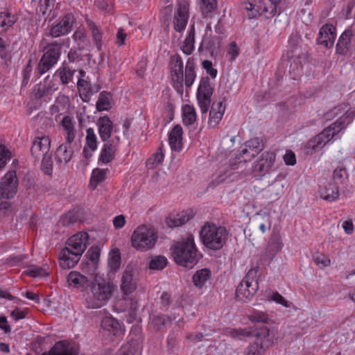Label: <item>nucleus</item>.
I'll use <instances>...</instances> for the list:
<instances>
[{
	"mask_svg": "<svg viewBox=\"0 0 355 355\" xmlns=\"http://www.w3.org/2000/svg\"><path fill=\"white\" fill-rule=\"evenodd\" d=\"M89 235L80 232L71 236L59 255V263L63 269H70L76 266L87 248Z\"/></svg>",
	"mask_w": 355,
	"mask_h": 355,
	"instance_id": "obj_1",
	"label": "nucleus"
},
{
	"mask_svg": "<svg viewBox=\"0 0 355 355\" xmlns=\"http://www.w3.org/2000/svg\"><path fill=\"white\" fill-rule=\"evenodd\" d=\"M114 284L105 279L96 277L89 284L85 294V305L87 309H99L111 299Z\"/></svg>",
	"mask_w": 355,
	"mask_h": 355,
	"instance_id": "obj_2",
	"label": "nucleus"
},
{
	"mask_svg": "<svg viewBox=\"0 0 355 355\" xmlns=\"http://www.w3.org/2000/svg\"><path fill=\"white\" fill-rule=\"evenodd\" d=\"M173 257L179 266L193 268L198 261V250L194 237L189 234L186 239L177 242L173 247Z\"/></svg>",
	"mask_w": 355,
	"mask_h": 355,
	"instance_id": "obj_3",
	"label": "nucleus"
},
{
	"mask_svg": "<svg viewBox=\"0 0 355 355\" xmlns=\"http://www.w3.org/2000/svg\"><path fill=\"white\" fill-rule=\"evenodd\" d=\"M200 237L203 245L213 250L221 249L226 243L229 232L224 226L207 223L200 232Z\"/></svg>",
	"mask_w": 355,
	"mask_h": 355,
	"instance_id": "obj_4",
	"label": "nucleus"
},
{
	"mask_svg": "<svg viewBox=\"0 0 355 355\" xmlns=\"http://www.w3.org/2000/svg\"><path fill=\"white\" fill-rule=\"evenodd\" d=\"M157 241L154 230L146 225L137 227L131 236V245L140 252H146L152 249Z\"/></svg>",
	"mask_w": 355,
	"mask_h": 355,
	"instance_id": "obj_5",
	"label": "nucleus"
},
{
	"mask_svg": "<svg viewBox=\"0 0 355 355\" xmlns=\"http://www.w3.org/2000/svg\"><path fill=\"white\" fill-rule=\"evenodd\" d=\"M19 181L16 171H9L0 182V209H7L8 202L4 200L12 198L17 192Z\"/></svg>",
	"mask_w": 355,
	"mask_h": 355,
	"instance_id": "obj_6",
	"label": "nucleus"
},
{
	"mask_svg": "<svg viewBox=\"0 0 355 355\" xmlns=\"http://www.w3.org/2000/svg\"><path fill=\"white\" fill-rule=\"evenodd\" d=\"M62 44L57 41L49 44L38 64V73L40 75L49 71L60 59Z\"/></svg>",
	"mask_w": 355,
	"mask_h": 355,
	"instance_id": "obj_7",
	"label": "nucleus"
},
{
	"mask_svg": "<svg viewBox=\"0 0 355 355\" xmlns=\"http://www.w3.org/2000/svg\"><path fill=\"white\" fill-rule=\"evenodd\" d=\"M346 106L339 105L334 107L329 112L324 114V116L327 120H331L335 116L343 113L335 122L331 124L334 131L338 134L349 124H350L355 118V108L345 110Z\"/></svg>",
	"mask_w": 355,
	"mask_h": 355,
	"instance_id": "obj_8",
	"label": "nucleus"
},
{
	"mask_svg": "<svg viewBox=\"0 0 355 355\" xmlns=\"http://www.w3.org/2000/svg\"><path fill=\"white\" fill-rule=\"evenodd\" d=\"M255 273L256 271L253 269L250 270L238 286L236 290L238 300L245 302L246 300H250L257 293L259 285L257 280L254 278Z\"/></svg>",
	"mask_w": 355,
	"mask_h": 355,
	"instance_id": "obj_9",
	"label": "nucleus"
},
{
	"mask_svg": "<svg viewBox=\"0 0 355 355\" xmlns=\"http://www.w3.org/2000/svg\"><path fill=\"white\" fill-rule=\"evenodd\" d=\"M282 0H254V4L248 3L247 10H253L255 8L261 14L264 15L267 18H271L282 12L279 6Z\"/></svg>",
	"mask_w": 355,
	"mask_h": 355,
	"instance_id": "obj_10",
	"label": "nucleus"
},
{
	"mask_svg": "<svg viewBox=\"0 0 355 355\" xmlns=\"http://www.w3.org/2000/svg\"><path fill=\"white\" fill-rule=\"evenodd\" d=\"M228 335L234 339L240 340H243L252 336H255L257 340H261L267 338L269 336V329L266 326H263L259 329H254V327L235 328L231 329L228 331Z\"/></svg>",
	"mask_w": 355,
	"mask_h": 355,
	"instance_id": "obj_11",
	"label": "nucleus"
},
{
	"mask_svg": "<svg viewBox=\"0 0 355 355\" xmlns=\"http://www.w3.org/2000/svg\"><path fill=\"white\" fill-rule=\"evenodd\" d=\"M213 92L214 89L211 86L209 78H202L198 88L197 100L202 114L207 113L209 110Z\"/></svg>",
	"mask_w": 355,
	"mask_h": 355,
	"instance_id": "obj_12",
	"label": "nucleus"
},
{
	"mask_svg": "<svg viewBox=\"0 0 355 355\" xmlns=\"http://www.w3.org/2000/svg\"><path fill=\"white\" fill-rule=\"evenodd\" d=\"M338 133L334 131V128L329 125L321 132L318 134L307 143V148L316 152L322 149Z\"/></svg>",
	"mask_w": 355,
	"mask_h": 355,
	"instance_id": "obj_13",
	"label": "nucleus"
},
{
	"mask_svg": "<svg viewBox=\"0 0 355 355\" xmlns=\"http://www.w3.org/2000/svg\"><path fill=\"white\" fill-rule=\"evenodd\" d=\"M137 286V277L136 270L131 267H127L123 272L121 278V290L123 295L132 293Z\"/></svg>",
	"mask_w": 355,
	"mask_h": 355,
	"instance_id": "obj_14",
	"label": "nucleus"
},
{
	"mask_svg": "<svg viewBox=\"0 0 355 355\" xmlns=\"http://www.w3.org/2000/svg\"><path fill=\"white\" fill-rule=\"evenodd\" d=\"M276 155L274 152L267 151L261 154L254 166V171L261 176L269 173L274 166Z\"/></svg>",
	"mask_w": 355,
	"mask_h": 355,
	"instance_id": "obj_15",
	"label": "nucleus"
},
{
	"mask_svg": "<svg viewBox=\"0 0 355 355\" xmlns=\"http://www.w3.org/2000/svg\"><path fill=\"white\" fill-rule=\"evenodd\" d=\"M74 22L73 16L71 14H67L62 17L59 23L51 28L48 35L52 37L66 35L71 31Z\"/></svg>",
	"mask_w": 355,
	"mask_h": 355,
	"instance_id": "obj_16",
	"label": "nucleus"
},
{
	"mask_svg": "<svg viewBox=\"0 0 355 355\" xmlns=\"http://www.w3.org/2000/svg\"><path fill=\"white\" fill-rule=\"evenodd\" d=\"M171 78L175 87H182L184 82L183 62L178 55H173L170 62Z\"/></svg>",
	"mask_w": 355,
	"mask_h": 355,
	"instance_id": "obj_17",
	"label": "nucleus"
},
{
	"mask_svg": "<svg viewBox=\"0 0 355 355\" xmlns=\"http://www.w3.org/2000/svg\"><path fill=\"white\" fill-rule=\"evenodd\" d=\"M51 139L49 136L36 137L31 146V155L39 160L44 155L50 153Z\"/></svg>",
	"mask_w": 355,
	"mask_h": 355,
	"instance_id": "obj_18",
	"label": "nucleus"
},
{
	"mask_svg": "<svg viewBox=\"0 0 355 355\" xmlns=\"http://www.w3.org/2000/svg\"><path fill=\"white\" fill-rule=\"evenodd\" d=\"M188 8L185 4H180L175 12L173 19V27L176 33H179L178 41L182 37V32L184 30L188 22Z\"/></svg>",
	"mask_w": 355,
	"mask_h": 355,
	"instance_id": "obj_19",
	"label": "nucleus"
},
{
	"mask_svg": "<svg viewBox=\"0 0 355 355\" xmlns=\"http://www.w3.org/2000/svg\"><path fill=\"white\" fill-rule=\"evenodd\" d=\"M143 338L140 334L131 337L128 341L123 345L119 352V355H137L142 349Z\"/></svg>",
	"mask_w": 355,
	"mask_h": 355,
	"instance_id": "obj_20",
	"label": "nucleus"
},
{
	"mask_svg": "<svg viewBox=\"0 0 355 355\" xmlns=\"http://www.w3.org/2000/svg\"><path fill=\"white\" fill-rule=\"evenodd\" d=\"M336 37V27L332 24H326L320 29L318 41L320 44L331 48L334 44Z\"/></svg>",
	"mask_w": 355,
	"mask_h": 355,
	"instance_id": "obj_21",
	"label": "nucleus"
},
{
	"mask_svg": "<svg viewBox=\"0 0 355 355\" xmlns=\"http://www.w3.org/2000/svg\"><path fill=\"white\" fill-rule=\"evenodd\" d=\"M119 140V137L116 136L114 139L107 141L103 145L98 158V162L108 164L114 159L116 147Z\"/></svg>",
	"mask_w": 355,
	"mask_h": 355,
	"instance_id": "obj_22",
	"label": "nucleus"
},
{
	"mask_svg": "<svg viewBox=\"0 0 355 355\" xmlns=\"http://www.w3.org/2000/svg\"><path fill=\"white\" fill-rule=\"evenodd\" d=\"M86 24L88 29L91 32L92 41L97 50L101 51L103 49V32L99 24L95 23L92 19L86 17Z\"/></svg>",
	"mask_w": 355,
	"mask_h": 355,
	"instance_id": "obj_23",
	"label": "nucleus"
},
{
	"mask_svg": "<svg viewBox=\"0 0 355 355\" xmlns=\"http://www.w3.org/2000/svg\"><path fill=\"white\" fill-rule=\"evenodd\" d=\"M98 134L103 141H107L114 131V124L107 116L100 117L96 122Z\"/></svg>",
	"mask_w": 355,
	"mask_h": 355,
	"instance_id": "obj_24",
	"label": "nucleus"
},
{
	"mask_svg": "<svg viewBox=\"0 0 355 355\" xmlns=\"http://www.w3.org/2000/svg\"><path fill=\"white\" fill-rule=\"evenodd\" d=\"M42 355H78L74 347L67 341H58L48 353Z\"/></svg>",
	"mask_w": 355,
	"mask_h": 355,
	"instance_id": "obj_25",
	"label": "nucleus"
},
{
	"mask_svg": "<svg viewBox=\"0 0 355 355\" xmlns=\"http://www.w3.org/2000/svg\"><path fill=\"white\" fill-rule=\"evenodd\" d=\"M67 282L69 286L82 291H85L90 284L87 277L77 271L69 272L67 275Z\"/></svg>",
	"mask_w": 355,
	"mask_h": 355,
	"instance_id": "obj_26",
	"label": "nucleus"
},
{
	"mask_svg": "<svg viewBox=\"0 0 355 355\" xmlns=\"http://www.w3.org/2000/svg\"><path fill=\"white\" fill-rule=\"evenodd\" d=\"M225 112V107L221 101L214 102L209 112L208 125L210 128H215L221 121Z\"/></svg>",
	"mask_w": 355,
	"mask_h": 355,
	"instance_id": "obj_27",
	"label": "nucleus"
},
{
	"mask_svg": "<svg viewBox=\"0 0 355 355\" xmlns=\"http://www.w3.org/2000/svg\"><path fill=\"white\" fill-rule=\"evenodd\" d=\"M182 128L181 125H176L169 133L168 141L172 150L180 151L182 148Z\"/></svg>",
	"mask_w": 355,
	"mask_h": 355,
	"instance_id": "obj_28",
	"label": "nucleus"
},
{
	"mask_svg": "<svg viewBox=\"0 0 355 355\" xmlns=\"http://www.w3.org/2000/svg\"><path fill=\"white\" fill-rule=\"evenodd\" d=\"M60 125L66 135L65 139L67 143L70 145L76 137L75 125L72 118L68 115L64 116Z\"/></svg>",
	"mask_w": 355,
	"mask_h": 355,
	"instance_id": "obj_29",
	"label": "nucleus"
},
{
	"mask_svg": "<svg viewBox=\"0 0 355 355\" xmlns=\"http://www.w3.org/2000/svg\"><path fill=\"white\" fill-rule=\"evenodd\" d=\"M319 194L323 200L333 202L338 199L339 196L338 187L329 182L326 185L320 187Z\"/></svg>",
	"mask_w": 355,
	"mask_h": 355,
	"instance_id": "obj_30",
	"label": "nucleus"
},
{
	"mask_svg": "<svg viewBox=\"0 0 355 355\" xmlns=\"http://www.w3.org/2000/svg\"><path fill=\"white\" fill-rule=\"evenodd\" d=\"M283 244L279 234L273 232L270 237L266 254L270 258H273L275 255L282 248Z\"/></svg>",
	"mask_w": 355,
	"mask_h": 355,
	"instance_id": "obj_31",
	"label": "nucleus"
},
{
	"mask_svg": "<svg viewBox=\"0 0 355 355\" xmlns=\"http://www.w3.org/2000/svg\"><path fill=\"white\" fill-rule=\"evenodd\" d=\"M192 217L188 211H182L166 218V224L169 227H178L187 223Z\"/></svg>",
	"mask_w": 355,
	"mask_h": 355,
	"instance_id": "obj_32",
	"label": "nucleus"
},
{
	"mask_svg": "<svg viewBox=\"0 0 355 355\" xmlns=\"http://www.w3.org/2000/svg\"><path fill=\"white\" fill-rule=\"evenodd\" d=\"M351 30L344 31L340 36L336 44V53L340 55H346L351 46Z\"/></svg>",
	"mask_w": 355,
	"mask_h": 355,
	"instance_id": "obj_33",
	"label": "nucleus"
},
{
	"mask_svg": "<svg viewBox=\"0 0 355 355\" xmlns=\"http://www.w3.org/2000/svg\"><path fill=\"white\" fill-rule=\"evenodd\" d=\"M76 70L71 69L69 66H62L53 74V78H58L62 85H68L72 81Z\"/></svg>",
	"mask_w": 355,
	"mask_h": 355,
	"instance_id": "obj_34",
	"label": "nucleus"
},
{
	"mask_svg": "<svg viewBox=\"0 0 355 355\" xmlns=\"http://www.w3.org/2000/svg\"><path fill=\"white\" fill-rule=\"evenodd\" d=\"M102 328L107 331L113 336L121 335L122 333L121 326L119 322L112 317H105L101 321Z\"/></svg>",
	"mask_w": 355,
	"mask_h": 355,
	"instance_id": "obj_35",
	"label": "nucleus"
},
{
	"mask_svg": "<svg viewBox=\"0 0 355 355\" xmlns=\"http://www.w3.org/2000/svg\"><path fill=\"white\" fill-rule=\"evenodd\" d=\"M203 43L211 55H217L222 46V37L220 36H211L204 39Z\"/></svg>",
	"mask_w": 355,
	"mask_h": 355,
	"instance_id": "obj_36",
	"label": "nucleus"
},
{
	"mask_svg": "<svg viewBox=\"0 0 355 355\" xmlns=\"http://www.w3.org/2000/svg\"><path fill=\"white\" fill-rule=\"evenodd\" d=\"M195 43V28L193 24L191 26L187 35L181 46L182 52L187 55H190L194 50Z\"/></svg>",
	"mask_w": 355,
	"mask_h": 355,
	"instance_id": "obj_37",
	"label": "nucleus"
},
{
	"mask_svg": "<svg viewBox=\"0 0 355 355\" xmlns=\"http://www.w3.org/2000/svg\"><path fill=\"white\" fill-rule=\"evenodd\" d=\"M112 95L110 92H102L96 101V110L101 111H107L112 107L111 105Z\"/></svg>",
	"mask_w": 355,
	"mask_h": 355,
	"instance_id": "obj_38",
	"label": "nucleus"
},
{
	"mask_svg": "<svg viewBox=\"0 0 355 355\" xmlns=\"http://www.w3.org/2000/svg\"><path fill=\"white\" fill-rule=\"evenodd\" d=\"M211 277V271L207 268L197 270L193 275V282L196 287L202 288Z\"/></svg>",
	"mask_w": 355,
	"mask_h": 355,
	"instance_id": "obj_39",
	"label": "nucleus"
},
{
	"mask_svg": "<svg viewBox=\"0 0 355 355\" xmlns=\"http://www.w3.org/2000/svg\"><path fill=\"white\" fill-rule=\"evenodd\" d=\"M196 78L195 64L192 58H189L185 67V78H184L185 85L190 87Z\"/></svg>",
	"mask_w": 355,
	"mask_h": 355,
	"instance_id": "obj_40",
	"label": "nucleus"
},
{
	"mask_svg": "<svg viewBox=\"0 0 355 355\" xmlns=\"http://www.w3.org/2000/svg\"><path fill=\"white\" fill-rule=\"evenodd\" d=\"M164 158V154L163 151V147L161 146L157 149V151L152 155L146 161V166L149 169H154L160 165Z\"/></svg>",
	"mask_w": 355,
	"mask_h": 355,
	"instance_id": "obj_41",
	"label": "nucleus"
},
{
	"mask_svg": "<svg viewBox=\"0 0 355 355\" xmlns=\"http://www.w3.org/2000/svg\"><path fill=\"white\" fill-rule=\"evenodd\" d=\"M77 89L79 92L80 98L85 101V98L88 96V95L92 92L89 78L86 79H78Z\"/></svg>",
	"mask_w": 355,
	"mask_h": 355,
	"instance_id": "obj_42",
	"label": "nucleus"
},
{
	"mask_svg": "<svg viewBox=\"0 0 355 355\" xmlns=\"http://www.w3.org/2000/svg\"><path fill=\"white\" fill-rule=\"evenodd\" d=\"M182 120L186 125H190L196 121V114L193 107L189 105L182 107Z\"/></svg>",
	"mask_w": 355,
	"mask_h": 355,
	"instance_id": "obj_43",
	"label": "nucleus"
},
{
	"mask_svg": "<svg viewBox=\"0 0 355 355\" xmlns=\"http://www.w3.org/2000/svg\"><path fill=\"white\" fill-rule=\"evenodd\" d=\"M16 21L15 15L8 12L0 13V33L6 31Z\"/></svg>",
	"mask_w": 355,
	"mask_h": 355,
	"instance_id": "obj_44",
	"label": "nucleus"
},
{
	"mask_svg": "<svg viewBox=\"0 0 355 355\" xmlns=\"http://www.w3.org/2000/svg\"><path fill=\"white\" fill-rule=\"evenodd\" d=\"M56 156L58 158V162L60 164H67L71 158L72 152L68 150L67 146L66 144H61L57 149Z\"/></svg>",
	"mask_w": 355,
	"mask_h": 355,
	"instance_id": "obj_45",
	"label": "nucleus"
},
{
	"mask_svg": "<svg viewBox=\"0 0 355 355\" xmlns=\"http://www.w3.org/2000/svg\"><path fill=\"white\" fill-rule=\"evenodd\" d=\"M107 169L95 168L92 171L90 186L95 189L98 184L105 180Z\"/></svg>",
	"mask_w": 355,
	"mask_h": 355,
	"instance_id": "obj_46",
	"label": "nucleus"
},
{
	"mask_svg": "<svg viewBox=\"0 0 355 355\" xmlns=\"http://www.w3.org/2000/svg\"><path fill=\"white\" fill-rule=\"evenodd\" d=\"M246 147H248L252 152L250 156L254 157L264 148V144L262 139L259 137H254L245 143Z\"/></svg>",
	"mask_w": 355,
	"mask_h": 355,
	"instance_id": "obj_47",
	"label": "nucleus"
},
{
	"mask_svg": "<svg viewBox=\"0 0 355 355\" xmlns=\"http://www.w3.org/2000/svg\"><path fill=\"white\" fill-rule=\"evenodd\" d=\"M266 338L257 340L248 349L246 355H262L264 349L263 346L266 345Z\"/></svg>",
	"mask_w": 355,
	"mask_h": 355,
	"instance_id": "obj_48",
	"label": "nucleus"
},
{
	"mask_svg": "<svg viewBox=\"0 0 355 355\" xmlns=\"http://www.w3.org/2000/svg\"><path fill=\"white\" fill-rule=\"evenodd\" d=\"M202 14L207 16L217 8L216 0H198Z\"/></svg>",
	"mask_w": 355,
	"mask_h": 355,
	"instance_id": "obj_49",
	"label": "nucleus"
},
{
	"mask_svg": "<svg viewBox=\"0 0 355 355\" xmlns=\"http://www.w3.org/2000/svg\"><path fill=\"white\" fill-rule=\"evenodd\" d=\"M73 37L78 43L80 50H83L89 45L87 34L82 30H76L73 33Z\"/></svg>",
	"mask_w": 355,
	"mask_h": 355,
	"instance_id": "obj_50",
	"label": "nucleus"
},
{
	"mask_svg": "<svg viewBox=\"0 0 355 355\" xmlns=\"http://www.w3.org/2000/svg\"><path fill=\"white\" fill-rule=\"evenodd\" d=\"M347 172L345 168H337L334 171L333 173V181L334 184L338 186L343 184L344 181L347 178Z\"/></svg>",
	"mask_w": 355,
	"mask_h": 355,
	"instance_id": "obj_51",
	"label": "nucleus"
},
{
	"mask_svg": "<svg viewBox=\"0 0 355 355\" xmlns=\"http://www.w3.org/2000/svg\"><path fill=\"white\" fill-rule=\"evenodd\" d=\"M167 259L164 256H155L152 257L150 263L149 268L152 270H162L167 265Z\"/></svg>",
	"mask_w": 355,
	"mask_h": 355,
	"instance_id": "obj_52",
	"label": "nucleus"
},
{
	"mask_svg": "<svg viewBox=\"0 0 355 355\" xmlns=\"http://www.w3.org/2000/svg\"><path fill=\"white\" fill-rule=\"evenodd\" d=\"M86 144L90 150L94 151L97 149V138L93 128H89L86 130Z\"/></svg>",
	"mask_w": 355,
	"mask_h": 355,
	"instance_id": "obj_53",
	"label": "nucleus"
},
{
	"mask_svg": "<svg viewBox=\"0 0 355 355\" xmlns=\"http://www.w3.org/2000/svg\"><path fill=\"white\" fill-rule=\"evenodd\" d=\"M108 267L111 271L115 272L121 265V255L119 252H113L109 256L107 260Z\"/></svg>",
	"mask_w": 355,
	"mask_h": 355,
	"instance_id": "obj_54",
	"label": "nucleus"
},
{
	"mask_svg": "<svg viewBox=\"0 0 355 355\" xmlns=\"http://www.w3.org/2000/svg\"><path fill=\"white\" fill-rule=\"evenodd\" d=\"M41 169L46 175H51L53 172V159L51 153L42 156Z\"/></svg>",
	"mask_w": 355,
	"mask_h": 355,
	"instance_id": "obj_55",
	"label": "nucleus"
},
{
	"mask_svg": "<svg viewBox=\"0 0 355 355\" xmlns=\"http://www.w3.org/2000/svg\"><path fill=\"white\" fill-rule=\"evenodd\" d=\"M249 320L252 322L268 323L269 318L268 315L261 311H254L249 315Z\"/></svg>",
	"mask_w": 355,
	"mask_h": 355,
	"instance_id": "obj_56",
	"label": "nucleus"
},
{
	"mask_svg": "<svg viewBox=\"0 0 355 355\" xmlns=\"http://www.w3.org/2000/svg\"><path fill=\"white\" fill-rule=\"evenodd\" d=\"M11 157L12 153L5 146L0 144V169L6 166Z\"/></svg>",
	"mask_w": 355,
	"mask_h": 355,
	"instance_id": "obj_57",
	"label": "nucleus"
},
{
	"mask_svg": "<svg viewBox=\"0 0 355 355\" xmlns=\"http://www.w3.org/2000/svg\"><path fill=\"white\" fill-rule=\"evenodd\" d=\"M267 298L269 301H274L276 303L284 306V307H290L289 302L277 292H272L271 293H269L267 296Z\"/></svg>",
	"mask_w": 355,
	"mask_h": 355,
	"instance_id": "obj_58",
	"label": "nucleus"
},
{
	"mask_svg": "<svg viewBox=\"0 0 355 355\" xmlns=\"http://www.w3.org/2000/svg\"><path fill=\"white\" fill-rule=\"evenodd\" d=\"M313 261L320 268H326L331 264L330 259L323 254H316L314 255Z\"/></svg>",
	"mask_w": 355,
	"mask_h": 355,
	"instance_id": "obj_59",
	"label": "nucleus"
},
{
	"mask_svg": "<svg viewBox=\"0 0 355 355\" xmlns=\"http://www.w3.org/2000/svg\"><path fill=\"white\" fill-rule=\"evenodd\" d=\"M25 273L29 276L37 277L44 275L46 274V271L43 268L33 265L28 267Z\"/></svg>",
	"mask_w": 355,
	"mask_h": 355,
	"instance_id": "obj_60",
	"label": "nucleus"
},
{
	"mask_svg": "<svg viewBox=\"0 0 355 355\" xmlns=\"http://www.w3.org/2000/svg\"><path fill=\"white\" fill-rule=\"evenodd\" d=\"M227 174L225 172H219L212 175L209 187H215L223 183L227 179Z\"/></svg>",
	"mask_w": 355,
	"mask_h": 355,
	"instance_id": "obj_61",
	"label": "nucleus"
},
{
	"mask_svg": "<svg viewBox=\"0 0 355 355\" xmlns=\"http://www.w3.org/2000/svg\"><path fill=\"white\" fill-rule=\"evenodd\" d=\"M49 78V76L46 78L44 85L47 90V94H51L53 92L58 89L59 83L57 81L58 78H53V77L52 78V80L48 83Z\"/></svg>",
	"mask_w": 355,
	"mask_h": 355,
	"instance_id": "obj_62",
	"label": "nucleus"
},
{
	"mask_svg": "<svg viewBox=\"0 0 355 355\" xmlns=\"http://www.w3.org/2000/svg\"><path fill=\"white\" fill-rule=\"evenodd\" d=\"M169 321V318L166 315H157L153 318V323L158 330H162Z\"/></svg>",
	"mask_w": 355,
	"mask_h": 355,
	"instance_id": "obj_63",
	"label": "nucleus"
},
{
	"mask_svg": "<svg viewBox=\"0 0 355 355\" xmlns=\"http://www.w3.org/2000/svg\"><path fill=\"white\" fill-rule=\"evenodd\" d=\"M202 67L212 78L216 77L217 70L213 67L212 62L210 60H204L202 62Z\"/></svg>",
	"mask_w": 355,
	"mask_h": 355,
	"instance_id": "obj_64",
	"label": "nucleus"
}]
</instances>
